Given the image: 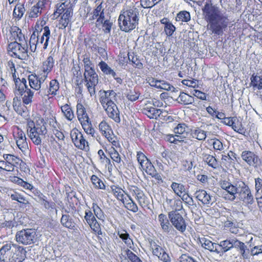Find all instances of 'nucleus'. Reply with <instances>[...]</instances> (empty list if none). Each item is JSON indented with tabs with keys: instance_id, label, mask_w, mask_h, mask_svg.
I'll list each match as a JSON object with an SVG mask.
<instances>
[{
	"instance_id": "35",
	"label": "nucleus",
	"mask_w": 262,
	"mask_h": 262,
	"mask_svg": "<svg viewBox=\"0 0 262 262\" xmlns=\"http://www.w3.org/2000/svg\"><path fill=\"white\" fill-rule=\"evenodd\" d=\"M61 225L67 228L71 229H74L75 227L73 219L68 214H62L60 220Z\"/></svg>"
},
{
	"instance_id": "16",
	"label": "nucleus",
	"mask_w": 262,
	"mask_h": 262,
	"mask_svg": "<svg viewBox=\"0 0 262 262\" xmlns=\"http://www.w3.org/2000/svg\"><path fill=\"white\" fill-rule=\"evenodd\" d=\"M194 194L195 198L199 201L201 202L204 205L207 206L211 205L215 201L214 198L203 189L196 190Z\"/></svg>"
},
{
	"instance_id": "23",
	"label": "nucleus",
	"mask_w": 262,
	"mask_h": 262,
	"mask_svg": "<svg viewBox=\"0 0 262 262\" xmlns=\"http://www.w3.org/2000/svg\"><path fill=\"white\" fill-rule=\"evenodd\" d=\"M14 84V93L15 95L23 96V92L25 90L29 89L27 85V80L25 78H21L20 80H16Z\"/></svg>"
},
{
	"instance_id": "56",
	"label": "nucleus",
	"mask_w": 262,
	"mask_h": 262,
	"mask_svg": "<svg viewBox=\"0 0 262 262\" xmlns=\"http://www.w3.org/2000/svg\"><path fill=\"white\" fill-rule=\"evenodd\" d=\"M139 164L140 165L141 169L145 170L147 173H151V170L155 168L154 165L148 159L144 160L143 163H140Z\"/></svg>"
},
{
	"instance_id": "9",
	"label": "nucleus",
	"mask_w": 262,
	"mask_h": 262,
	"mask_svg": "<svg viewBox=\"0 0 262 262\" xmlns=\"http://www.w3.org/2000/svg\"><path fill=\"white\" fill-rule=\"evenodd\" d=\"M109 15L108 12L105 9L104 5L101 3L96 6L92 13L90 14L88 13L85 17L87 18L89 15L91 16L87 21L89 23H93V20L96 19L97 24L98 23H101Z\"/></svg>"
},
{
	"instance_id": "44",
	"label": "nucleus",
	"mask_w": 262,
	"mask_h": 262,
	"mask_svg": "<svg viewBox=\"0 0 262 262\" xmlns=\"http://www.w3.org/2000/svg\"><path fill=\"white\" fill-rule=\"evenodd\" d=\"M113 20L111 19L110 14L105 17V19L103 20L101 23H98L97 25H102L105 32L110 33L112 29L113 26Z\"/></svg>"
},
{
	"instance_id": "41",
	"label": "nucleus",
	"mask_w": 262,
	"mask_h": 262,
	"mask_svg": "<svg viewBox=\"0 0 262 262\" xmlns=\"http://www.w3.org/2000/svg\"><path fill=\"white\" fill-rule=\"evenodd\" d=\"M118 234L127 247H132V245H133V242L130 237L129 234L126 230L119 231L118 232Z\"/></svg>"
},
{
	"instance_id": "36",
	"label": "nucleus",
	"mask_w": 262,
	"mask_h": 262,
	"mask_svg": "<svg viewBox=\"0 0 262 262\" xmlns=\"http://www.w3.org/2000/svg\"><path fill=\"white\" fill-rule=\"evenodd\" d=\"M28 80L29 85L32 89L38 91L42 89V87L38 82L36 74L30 75L28 77Z\"/></svg>"
},
{
	"instance_id": "8",
	"label": "nucleus",
	"mask_w": 262,
	"mask_h": 262,
	"mask_svg": "<svg viewBox=\"0 0 262 262\" xmlns=\"http://www.w3.org/2000/svg\"><path fill=\"white\" fill-rule=\"evenodd\" d=\"M237 198L245 206L250 207L255 202V198L249 186L243 181Z\"/></svg>"
},
{
	"instance_id": "33",
	"label": "nucleus",
	"mask_w": 262,
	"mask_h": 262,
	"mask_svg": "<svg viewBox=\"0 0 262 262\" xmlns=\"http://www.w3.org/2000/svg\"><path fill=\"white\" fill-rule=\"evenodd\" d=\"M170 187L175 194L179 197H181L183 193L186 192L185 186L182 183L173 182H172Z\"/></svg>"
},
{
	"instance_id": "59",
	"label": "nucleus",
	"mask_w": 262,
	"mask_h": 262,
	"mask_svg": "<svg viewBox=\"0 0 262 262\" xmlns=\"http://www.w3.org/2000/svg\"><path fill=\"white\" fill-rule=\"evenodd\" d=\"M99 130L103 135L111 133L112 129L105 121H102L99 125Z\"/></svg>"
},
{
	"instance_id": "4",
	"label": "nucleus",
	"mask_w": 262,
	"mask_h": 262,
	"mask_svg": "<svg viewBox=\"0 0 262 262\" xmlns=\"http://www.w3.org/2000/svg\"><path fill=\"white\" fill-rule=\"evenodd\" d=\"M42 124L35 123L32 120L27 121V133L28 135L32 141L37 145L41 143V141L47 133L46 126L41 121Z\"/></svg>"
},
{
	"instance_id": "45",
	"label": "nucleus",
	"mask_w": 262,
	"mask_h": 262,
	"mask_svg": "<svg viewBox=\"0 0 262 262\" xmlns=\"http://www.w3.org/2000/svg\"><path fill=\"white\" fill-rule=\"evenodd\" d=\"M225 227L228 228L229 231L233 234H236L239 233L240 229L236 222L228 220L225 223Z\"/></svg>"
},
{
	"instance_id": "63",
	"label": "nucleus",
	"mask_w": 262,
	"mask_h": 262,
	"mask_svg": "<svg viewBox=\"0 0 262 262\" xmlns=\"http://www.w3.org/2000/svg\"><path fill=\"white\" fill-rule=\"evenodd\" d=\"M82 61L84 64V71H85L86 70H89L94 69V65L90 60V57H88V56H84Z\"/></svg>"
},
{
	"instance_id": "3",
	"label": "nucleus",
	"mask_w": 262,
	"mask_h": 262,
	"mask_svg": "<svg viewBox=\"0 0 262 262\" xmlns=\"http://www.w3.org/2000/svg\"><path fill=\"white\" fill-rule=\"evenodd\" d=\"M139 12L135 6L122 10L118 18L121 30L128 32L134 30L138 24Z\"/></svg>"
},
{
	"instance_id": "2",
	"label": "nucleus",
	"mask_w": 262,
	"mask_h": 262,
	"mask_svg": "<svg viewBox=\"0 0 262 262\" xmlns=\"http://www.w3.org/2000/svg\"><path fill=\"white\" fill-rule=\"evenodd\" d=\"M45 24V21H41L40 24H36L29 40L30 50L32 52H35L37 48L45 50L48 47L51 32L48 26L43 27Z\"/></svg>"
},
{
	"instance_id": "40",
	"label": "nucleus",
	"mask_w": 262,
	"mask_h": 262,
	"mask_svg": "<svg viewBox=\"0 0 262 262\" xmlns=\"http://www.w3.org/2000/svg\"><path fill=\"white\" fill-rule=\"evenodd\" d=\"M61 110L64 116L69 121H72L74 118V114L70 105L66 104L61 107Z\"/></svg>"
},
{
	"instance_id": "48",
	"label": "nucleus",
	"mask_w": 262,
	"mask_h": 262,
	"mask_svg": "<svg viewBox=\"0 0 262 262\" xmlns=\"http://www.w3.org/2000/svg\"><path fill=\"white\" fill-rule=\"evenodd\" d=\"M128 60L132 62V64L136 68L138 69H142L143 68V64L140 61L137 55H135L133 53L128 54Z\"/></svg>"
},
{
	"instance_id": "58",
	"label": "nucleus",
	"mask_w": 262,
	"mask_h": 262,
	"mask_svg": "<svg viewBox=\"0 0 262 262\" xmlns=\"http://www.w3.org/2000/svg\"><path fill=\"white\" fill-rule=\"evenodd\" d=\"M98 66L101 69V71L107 75H110L112 72L113 70L109 67L107 64L104 61H101L98 64Z\"/></svg>"
},
{
	"instance_id": "52",
	"label": "nucleus",
	"mask_w": 262,
	"mask_h": 262,
	"mask_svg": "<svg viewBox=\"0 0 262 262\" xmlns=\"http://www.w3.org/2000/svg\"><path fill=\"white\" fill-rule=\"evenodd\" d=\"M48 73L42 71V72L38 75H36L38 82L41 85L42 89L43 88H47L48 84L46 81V79L48 77Z\"/></svg>"
},
{
	"instance_id": "54",
	"label": "nucleus",
	"mask_w": 262,
	"mask_h": 262,
	"mask_svg": "<svg viewBox=\"0 0 262 262\" xmlns=\"http://www.w3.org/2000/svg\"><path fill=\"white\" fill-rule=\"evenodd\" d=\"M125 255L131 262H143L141 259L128 249H124Z\"/></svg>"
},
{
	"instance_id": "25",
	"label": "nucleus",
	"mask_w": 262,
	"mask_h": 262,
	"mask_svg": "<svg viewBox=\"0 0 262 262\" xmlns=\"http://www.w3.org/2000/svg\"><path fill=\"white\" fill-rule=\"evenodd\" d=\"M26 251L19 247L15 252L12 251L11 262H23L26 258Z\"/></svg>"
},
{
	"instance_id": "61",
	"label": "nucleus",
	"mask_w": 262,
	"mask_h": 262,
	"mask_svg": "<svg viewBox=\"0 0 262 262\" xmlns=\"http://www.w3.org/2000/svg\"><path fill=\"white\" fill-rule=\"evenodd\" d=\"M156 88L166 91H171V89H174L173 86L170 85L169 83L164 80H160L159 84H156Z\"/></svg>"
},
{
	"instance_id": "39",
	"label": "nucleus",
	"mask_w": 262,
	"mask_h": 262,
	"mask_svg": "<svg viewBox=\"0 0 262 262\" xmlns=\"http://www.w3.org/2000/svg\"><path fill=\"white\" fill-rule=\"evenodd\" d=\"M128 199H125L123 202L125 207L128 210L133 212H137L138 210V207L137 204L134 202L130 196L127 195Z\"/></svg>"
},
{
	"instance_id": "19",
	"label": "nucleus",
	"mask_w": 262,
	"mask_h": 262,
	"mask_svg": "<svg viewBox=\"0 0 262 262\" xmlns=\"http://www.w3.org/2000/svg\"><path fill=\"white\" fill-rule=\"evenodd\" d=\"M111 103V104L106 106L103 108L110 118L112 119L116 122L119 123L121 119L118 107L115 103Z\"/></svg>"
},
{
	"instance_id": "20",
	"label": "nucleus",
	"mask_w": 262,
	"mask_h": 262,
	"mask_svg": "<svg viewBox=\"0 0 262 262\" xmlns=\"http://www.w3.org/2000/svg\"><path fill=\"white\" fill-rule=\"evenodd\" d=\"M11 244H7L4 245L0 249L1 262H11L12 251Z\"/></svg>"
},
{
	"instance_id": "6",
	"label": "nucleus",
	"mask_w": 262,
	"mask_h": 262,
	"mask_svg": "<svg viewBox=\"0 0 262 262\" xmlns=\"http://www.w3.org/2000/svg\"><path fill=\"white\" fill-rule=\"evenodd\" d=\"M7 50L12 57L21 60L26 59L28 57V46L27 41L18 42L15 41L11 42L8 45Z\"/></svg>"
},
{
	"instance_id": "28",
	"label": "nucleus",
	"mask_w": 262,
	"mask_h": 262,
	"mask_svg": "<svg viewBox=\"0 0 262 262\" xmlns=\"http://www.w3.org/2000/svg\"><path fill=\"white\" fill-rule=\"evenodd\" d=\"M188 127L184 123H179L177 126L174 128V132L176 134L177 137L184 140L187 135V132L186 129Z\"/></svg>"
},
{
	"instance_id": "37",
	"label": "nucleus",
	"mask_w": 262,
	"mask_h": 262,
	"mask_svg": "<svg viewBox=\"0 0 262 262\" xmlns=\"http://www.w3.org/2000/svg\"><path fill=\"white\" fill-rule=\"evenodd\" d=\"M250 85L252 86L254 90L262 89V77L253 74L250 78Z\"/></svg>"
},
{
	"instance_id": "47",
	"label": "nucleus",
	"mask_w": 262,
	"mask_h": 262,
	"mask_svg": "<svg viewBox=\"0 0 262 262\" xmlns=\"http://www.w3.org/2000/svg\"><path fill=\"white\" fill-rule=\"evenodd\" d=\"M191 17L190 13L187 11H181L179 12L176 17V20L178 21L188 22L190 20Z\"/></svg>"
},
{
	"instance_id": "22",
	"label": "nucleus",
	"mask_w": 262,
	"mask_h": 262,
	"mask_svg": "<svg viewBox=\"0 0 262 262\" xmlns=\"http://www.w3.org/2000/svg\"><path fill=\"white\" fill-rule=\"evenodd\" d=\"M84 77L85 81L90 82L91 84L97 85L98 82V76L94 69L92 70H86L84 71Z\"/></svg>"
},
{
	"instance_id": "30",
	"label": "nucleus",
	"mask_w": 262,
	"mask_h": 262,
	"mask_svg": "<svg viewBox=\"0 0 262 262\" xmlns=\"http://www.w3.org/2000/svg\"><path fill=\"white\" fill-rule=\"evenodd\" d=\"M130 191L132 192L133 195L135 197L136 200L140 205H141L142 203H144L145 195L143 191L138 187L134 186L133 188L130 189Z\"/></svg>"
},
{
	"instance_id": "31",
	"label": "nucleus",
	"mask_w": 262,
	"mask_h": 262,
	"mask_svg": "<svg viewBox=\"0 0 262 262\" xmlns=\"http://www.w3.org/2000/svg\"><path fill=\"white\" fill-rule=\"evenodd\" d=\"M177 101L181 104L187 105L192 104L194 102V98L185 93L181 92L177 98Z\"/></svg>"
},
{
	"instance_id": "15",
	"label": "nucleus",
	"mask_w": 262,
	"mask_h": 262,
	"mask_svg": "<svg viewBox=\"0 0 262 262\" xmlns=\"http://www.w3.org/2000/svg\"><path fill=\"white\" fill-rule=\"evenodd\" d=\"M59 89V83L56 79H53L49 83V88H43L38 91L37 94L42 98L48 96L49 95L55 96Z\"/></svg>"
},
{
	"instance_id": "5",
	"label": "nucleus",
	"mask_w": 262,
	"mask_h": 262,
	"mask_svg": "<svg viewBox=\"0 0 262 262\" xmlns=\"http://www.w3.org/2000/svg\"><path fill=\"white\" fill-rule=\"evenodd\" d=\"M242 184H243V181H237L231 183L227 181H222L220 186L225 191L223 193V198L225 200L234 201L237 196Z\"/></svg>"
},
{
	"instance_id": "27",
	"label": "nucleus",
	"mask_w": 262,
	"mask_h": 262,
	"mask_svg": "<svg viewBox=\"0 0 262 262\" xmlns=\"http://www.w3.org/2000/svg\"><path fill=\"white\" fill-rule=\"evenodd\" d=\"M76 108L77 117L80 123L90 120L86 109L81 103H78Z\"/></svg>"
},
{
	"instance_id": "32",
	"label": "nucleus",
	"mask_w": 262,
	"mask_h": 262,
	"mask_svg": "<svg viewBox=\"0 0 262 262\" xmlns=\"http://www.w3.org/2000/svg\"><path fill=\"white\" fill-rule=\"evenodd\" d=\"M3 158L7 161V163L11 165L13 168L19 164L20 162H22V161L19 158L13 155L4 154Z\"/></svg>"
},
{
	"instance_id": "24",
	"label": "nucleus",
	"mask_w": 262,
	"mask_h": 262,
	"mask_svg": "<svg viewBox=\"0 0 262 262\" xmlns=\"http://www.w3.org/2000/svg\"><path fill=\"white\" fill-rule=\"evenodd\" d=\"M202 246L211 252H215L218 254V244L212 242L210 240L206 238H202L200 239Z\"/></svg>"
},
{
	"instance_id": "11",
	"label": "nucleus",
	"mask_w": 262,
	"mask_h": 262,
	"mask_svg": "<svg viewBox=\"0 0 262 262\" xmlns=\"http://www.w3.org/2000/svg\"><path fill=\"white\" fill-rule=\"evenodd\" d=\"M54 15H57L56 17L61 15V18H66L70 21L73 15V4L71 3V1L66 0L60 5H57Z\"/></svg>"
},
{
	"instance_id": "14",
	"label": "nucleus",
	"mask_w": 262,
	"mask_h": 262,
	"mask_svg": "<svg viewBox=\"0 0 262 262\" xmlns=\"http://www.w3.org/2000/svg\"><path fill=\"white\" fill-rule=\"evenodd\" d=\"M152 253L154 255L157 256L159 260L163 262H170L171 258L166 251L165 248L157 245L155 242L150 244Z\"/></svg>"
},
{
	"instance_id": "42",
	"label": "nucleus",
	"mask_w": 262,
	"mask_h": 262,
	"mask_svg": "<svg viewBox=\"0 0 262 262\" xmlns=\"http://www.w3.org/2000/svg\"><path fill=\"white\" fill-rule=\"evenodd\" d=\"M203 160L208 165L215 169L219 166V164L217 160L212 155L208 154L203 155Z\"/></svg>"
},
{
	"instance_id": "13",
	"label": "nucleus",
	"mask_w": 262,
	"mask_h": 262,
	"mask_svg": "<svg viewBox=\"0 0 262 262\" xmlns=\"http://www.w3.org/2000/svg\"><path fill=\"white\" fill-rule=\"evenodd\" d=\"M242 159L250 166L254 168L259 167L261 164V159L254 152L244 150L241 154Z\"/></svg>"
},
{
	"instance_id": "55",
	"label": "nucleus",
	"mask_w": 262,
	"mask_h": 262,
	"mask_svg": "<svg viewBox=\"0 0 262 262\" xmlns=\"http://www.w3.org/2000/svg\"><path fill=\"white\" fill-rule=\"evenodd\" d=\"M92 209L94 212L95 215L99 219L104 221L105 216L101 209L96 203H93Z\"/></svg>"
},
{
	"instance_id": "1",
	"label": "nucleus",
	"mask_w": 262,
	"mask_h": 262,
	"mask_svg": "<svg viewBox=\"0 0 262 262\" xmlns=\"http://www.w3.org/2000/svg\"><path fill=\"white\" fill-rule=\"evenodd\" d=\"M204 19L207 23V29L214 36H222L230 24L229 15L211 2H206L202 9Z\"/></svg>"
},
{
	"instance_id": "26",
	"label": "nucleus",
	"mask_w": 262,
	"mask_h": 262,
	"mask_svg": "<svg viewBox=\"0 0 262 262\" xmlns=\"http://www.w3.org/2000/svg\"><path fill=\"white\" fill-rule=\"evenodd\" d=\"M158 220L164 232L169 233L171 231L172 227L166 215L163 213L160 214L158 216Z\"/></svg>"
},
{
	"instance_id": "17",
	"label": "nucleus",
	"mask_w": 262,
	"mask_h": 262,
	"mask_svg": "<svg viewBox=\"0 0 262 262\" xmlns=\"http://www.w3.org/2000/svg\"><path fill=\"white\" fill-rule=\"evenodd\" d=\"M233 247L237 252L241 254V256L243 259H248L249 258V249L245 244L236 237H234Z\"/></svg>"
},
{
	"instance_id": "10",
	"label": "nucleus",
	"mask_w": 262,
	"mask_h": 262,
	"mask_svg": "<svg viewBox=\"0 0 262 262\" xmlns=\"http://www.w3.org/2000/svg\"><path fill=\"white\" fill-rule=\"evenodd\" d=\"M168 219L177 230L181 233L185 231L187 224L182 213L176 211H170L168 213Z\"/></svg>"
},
{
	"instance_id": "21",
	"label": "nucleus",
	"mask_w": 262,
	"mask_h": 262,
	"mask_svg": "<svg viewBox=\"0 0 262 262\" xmlns=\"http://www.w3.org/2000/svg\"><path fill=\"white\" fill-rule=\"evenodd\" d=\"M234 237L222 241L218 244V254L223 255L225 253L230 250L233 247Z\"/></svg>"
},
{
	"instance_id": "49",
	"label": "nucleus",
	"mask_w": 262,
	"mask_h": 262,
	"mask_svg": "<svg viewBox=\"0 0 262 262\" xmlns=\"http://www.w3.org/2000/svg\"><path fill=\"white\" fill-rule=\"evenodd\" d=\"M80 123L87 134L91 135L93 137L94 136L95 130L92 127L90 120L82 122Z\"/></svg>"
},
{
	"instance_id": "60",
	"label": "nucleus",
	"mask_w": 262,
	"mask_h": 262,
	"mask_svg": "<svg viewBox=\"0 0 262 262\" xmlns=\"http://www.w3.org/2000/svg\"><path fill=\"white\" fill-rule=\"evenodd\" d=\"M46 196L43 198L42 200H41V202H39L40 203L41 205H42L45 208L47 209H50L51 210L55 209V204L53 202H49L46 200Z\"/></svg>"
},
{
	"instance_id": "50",
	"label": "nucleus",
	"mask_w": 262,
	"mask_h": 262,
	"mask_svg": "<svg viewBox=\"0 0 262 262\" xmlns=\"http://www.w3.org/2000/svg\"><path fill=\"white\" fill-rule=\"evenodd\" d=\"M16 143L19 149L24 154L27 155L29 153L30 150L26 139L16 140Z\"/></svg>"
},
{
	"instance_id": "57",
	"label": "nucleus",
	"mask_w": 262,
	"mask_h": 262,
	"mask_svg": "<svg viewBox=\"0 0 262 262\" xmlns=\"http://www.w3.org/2000/svg\"><path fill=\"white\" fill-rule=\"evenodd\" d=\"M161 0H140L141 5L144 8H149L155 6Z\"/></svg>"
},
{
	"instance_id": "53",
	"label": "nucleus",
	"mask_w": 262,
	"mask_h": 262,
	"mask_svg": "<svg viewBox=\"0 0 262 262\" xmlns=\"http://www.w3.org/2000/svg\"><path fill=\"white\" fill-rule=\"evenodd\" d=\"M91 181L95 188L97 189H105V186L102 181L97 176L92 175L91 178Z\"/></svg>"
},
{
	"instance_id": "7",
	"label": "nucleus",
	"mask_w": 262,
	"mask_h": 262,
	"mask_svg": "<svg viewBox=\"0 0 262 262\" xmlns=\"http://www.w3.org/2000/svg\"><path fill=\"white\" fill-rule=\"evenodd\" d=\"M37 236L35 229L26 228L17 231L15 234V239L19 244L28 245L35 243Z\"/></svg>"
},
{
	"instance_id": "46",
	"label": "nucleus",
	"mask_w": 262,
	"mask_h": 262,
	"mask_svg": "<svg viewBox=\"0 0 262 262\" xmlns=\"http://www.w3.org/2000/svg\"><path fill=\"white\" fill-rule=\"evenodd\" d=\"M54 64V60L53 58L50 56L47 60L43 62L42 71L49 74L51 71Z\"/></svg>"
},
{
	"instance_id": "34",
	"label": "nucleus",
	"mask_w": 262,
	"mask_h": 262,
	"mask_svg": "<svg viewBox=\"0 0 262 262\" xmlns=\"http://www.w3.org/2000/svg\"><path fill=\"white\" fill-rule=\"evenodd\" d=\"M191 134L192 138L199 140H205L207 137L206 132L199 127L191 129Z\"/></svg>"
},
{
	"instance_id": "12",
	"label": "nucleus",
	"mask_w": 262,
	"mask_h": 262,
	"mask_svg": "<svg viewBox=\"0 0 262 262\" xmlns=\"http://www.w3.org/2000/svg\"><path fill=\"white\" fill-rule=\"evenodd\" d=\"M72 141L78 148L87 151L89 149L88 142L85 140L83 134L76 128L73 129L70 133Z\"/></svg>"
},
{
	"instance_id": "29",
	"label": "nucleus",
	"mask_w": 262,
	"mask_h": 262,
	"mask_svg": "<svg viewBox=\"0 0 262 262\" xmlns=\"http://www.w3.org/2000/svg\"><path fill=\"white\" fill-rule=\"evenodd\" d=\"M144 113L150 119H157L161 114V110L155 107L146 106L143 108Z\"/></svg>"
},
{
	"instance_id": "51",
	"label": "nucleus",
	"mask_w": 262,
	"mask_h": 262,
	"mask_svg": "<svg viewBox=\"0 0 262 262\" xmlns=\"http://www.w3.org/2000/svg\"><path fill=\"white\" fill-rule=\"evenodd\" d=\"M111 189L114 195L118 200L121 201L122 203L125 200L126 198H124V195L123 193V191L121 188L113 186L111 187Z\"/></svg>"
},
{
	"instance_id": "43",
	"label": "nucleus",
	"mask_w": 262,
	"mask_h": 262,
	"mask_svg": "<svg viewBox=\"0 0 262 262\" xmlns=\"http://www.w3.org/2000/svg\"><path fill=\"white\" fill-rule=\"evenodd\" d=\"M23 95L22 97L23 103L26 105L30 104L33 98L34 92L29 88L27 89L23 92Z\"/></svg>"
},
{
	"instance_id": "64",
	"label": "nucleus",
	"mask_w": 262,
	"mask_h": 262,
	"mask_svg": "<svg viewBox=\"0 0 262 262\" xmlns=\"http://www.w3.org/2000/svg\"><path fill=\"white\" fill-rule=\"evenodd\" d=\"M255 188L256 193L262 195V179L261 178L255 179Z\"/></svg>"
},
{
	"instance_id": "18",
	"label": "nucleus",
	"mask_w": 262,
	"mask_h": 262,
	"mask_svg": "<svg viewBox=\"0 0 262 262\" xmlns=\"http://www.w3.org/2000/svg\"><path fill=\"white\" fill-rule=\"evenodd\" d=\"M104 94L100 98V102L103 107L111 104V103H114V100L116 99V93L113 90L104 91Z\"/></svg>"
},
{
	"instance_id": "38",
	"label": "nucleus",
	"mask_w": 262,
	"mask_h": 262,
	"mask_svg": "<svg viewBox=\"0 0 262 262\" xmlns=\"http://www.w3.org/2000/svg\"><path fill=\"white\" fill-rule=\"evenodd\" d=\"M10 198L14 201H16L18 203L25 205L29 204V202L26 198L21 193L16 191H13L9 194Z\"/></svg>"
},
{
	"instance_id": "62",
	"label": "nucleus",
	"mask_w": 262,
	"mask_h": 262,
	"mask_svg": "<svg viewBox=\"0 0 262 262\" xmlns=\"http://www.w3.org/2000/svg\"><path fill=\"white\" fill-rule=\"evenodd\" d=\"M172 209L173 210L171 211H176L177 212H180L183 209V205L182 202L181 200L174 199L173 203L172 206Z\"/></svg>"
}]
</instances>
